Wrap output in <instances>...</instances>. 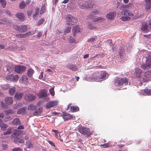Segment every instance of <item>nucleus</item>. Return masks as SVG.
Returning <instances> with one entry per match:
<instances>
[{"label":"nucleus","instance_id":"f257e3e1","mask_svg":"<svg viewBox=\"0 0 151 151\" xmlns=\"http://www.w3.org/2000/svg\"><path fill=\"white\" fill-rule=\"evenodd\" d=\"M106 78V73L105 72H101L100 73L96 72L93 74L92 77V79L93 81L97 82L101 81Z\"/></svg>","mask_w":151,"mask_h":151},{"label":"nucleus","instance_id":"f03ea898","mask_svg":"<svg viewBox=\"0 0 151 151\" xmlns=\"http://www.w3.org/2000/svg\"><path fill=\"white\" fill-rule=\"evenodd\" d=\"M128 83V79L124 77L122 78L117 77L114 81V83L115 86H119L122 85H127Z\"/></svg>","mask_w":151,"mask_h":151},{"label":"nucleus","instance_id":"7ed1b4c3","mask_svg":"<svg viewBox=\"0 0 151 151\" xmlns=\"http://www.w3.org/2000/svg\"><path fill=\"white\" fill-rule=\"evenodd\" d=\"M66 24L67 25L71 26L74 25L78 21L77 18L71 14H68L66 18Z\"/></svg>","mask_w":151,"mask_h":151},{"label":"nucleus","instance_id":"20e7f679","mask_svg":"<svg viewBox=\"0 0 151 151\" xmlns=\"http://www.w3.org/2000/svg\"><path fill=\"white\" fill-rule=\"evenodd\" d=\"M78 131L83 135H86L87 137H90L92 134L93 132L90 130L89 128L80 126L78 129Z\"/></svg>","mask_w":151,"mask_h":151},{"label":"nucleus","instance_id":"39448f33","mask_svg":"<svg viewBox=\"0 0 151 151\" xmlns=\"http://www.w3.org/2000/svg\"><path fill=\"white\" fill-rule=\"evenodd\" d=\"M26 67L23 65H16L15 67L14 70L16 72L19 73H22L24 72L26 69Z\"/></svg>","mask_w":151,"mask_h":151},{"label":"nucleus","instance_id":"423d86ee","mask_svg":"<svg viewBox=\"0 0 151 151\" xmlns=\"http://www.w3.org/2000/svg\"><path fill=\"white\" fill-rule=\"evenodd\" d=\"M14 28L16 30L21 33L24 32H26L27 30V26L25 25L20 26L17 25L14 26Z\"/></svg>","mask_w":151,"mask_h":151},{"label":"nucleus","instance_id":"0eeeda50","mask_svg":"<svg viewBox=\"0 0 151 151\" xmlns=\"http://www.w3.org/2000/svg\"><path fill=\"white\" fill-rule=\"evenodd\" d=\"M140 29L145 33L150 32L148 24L145 23H142L141 25Z\"/></svg>","mask_w":151,"mask_h":151},{"label":"nucleus","instance_id":"6e6552de","mask_svg":"<svg viewBox=\"0 0 151 151\" xmlns=\"http://www.w3.org/2000/svg\"><path fill=\"white\" fill-rule=\"evenodd\" d=\"M93 6V4L88 1H84L81 5L80 7L82 9H86L91 8Z\"/></svg>","mask_w":151,"mask_h":151},{"label":"nucleus","instance_id":"1a4fd4ad","mask_svg":"<svg viewBox=\"0 0 151 151\" xmlns=\"http://www.w3.org/2000/svg\"><path fill=\"white\" fill-rule=\"evenodd\" d=\"M36 96L33 94L29 93L25 95L24 99L28 101H31L34 100Z\"/></svg>","mask_w":151,"mask_h":151},{"label":"nucleus","instance_id":"9d476101","mask_svg":"<svg viewBox=\"0 0 151 151\" xmlns=\"http://www.w3.org/2000/svg\"><path fill=\"white\" fill-rule=\"evenodd\" d=\"M145 78L143 79V81L146 82L149 80V79L151 78V70H148L145 73Z\"/></svg>","mask_w":151,"mask_h":151},{"label":"nucleus","instance_id":"9b49d317","mask_svg":"<svg viewBox=\"0 0 151 151\" xmlns=\"http://www.w3.org/2000/svg\"><path fill=\"white\" fill-rule=\"evenodd\" d=\"M27 109L26 107H23L19 108L17 111V113L18 114L24 115L26 114V110Z\"/></svg>","mask_w":151,"mask_h":151},{"label":"nucleus","instance_id":"f8f14e48","mask_svg":"<svg viewBox=\"0 0 151 151\" xmlns=\"http://www.w3.org/2000/svg\"><path fill=\"white\" fill-rule=\"evenodd\" d=\"M57 105L58 102L57 101H52L47 103L45 106L46 108L48 109L53 107Z\"/></svg>","mask_w":151,"mask_h":151},{"label":"nucleus","instance_id":"ddd939ff","mask_svg":"<svg viewBox=\"0 0 151 151\" xmlns=\"http://www.w3.org/2000/svg\"><path fill=\"white\" fill-rule=\"evenodd\" d=\"M32 33L31 32H29L24 34H19L16 35V36L19 38H25L29 35H31Z\"/></svg>","mask_w":151,"mask_h":151},{"label":"nucleus","instance_id":"4468645a","mask_svg":"<svg viewBox=\"0 0 151 151\" xmlns=\"http://www.w3.org/2000/svg\"><path fill=\"white\" fill-rule=\"evenodd\" d=\"M142 71L138 68H136L134 73V76L137 78H140L142 76Z\"/></svg>","mask_w":151,"mask_h":151},{"label":"nucleus","instance_id":"2eb2a0df","mask_svg":"<svg viewBox=\"0 0 151 151\" xmlns=\"http://www.w3.org/2000/svg\"><path fill=\"white\" fill-rule=\"evenodd\" d=\"M15 66L14 65L10 63L6 65L5 68H6L7 71L10 73L13 70L14 68L15 69Z\"/></svg>","mask_w":151,"mask_h":151},{"label":"nucleus","instance_id":"dca6fc26","mask_svg":"<svg viewBox=\"0 0 151 151\" xmlns=\"http://www.w3.org/2000/svg\"><path fill=\"white\" fill-rule=\"evenodd\" d=\"M15 17L20 21H23L24 19V16L23 13L18 12L16 14Z\"/></svg>","mask_w":151,"mask_h":151},{"label":"nucleus","instance_id":"f3484780","mask_svg":"<svg viewBox=\"0 0 151 151\" xmlns=\"http://www.w3.org/2000/svg\"><path fill=\"white\" fill-rule=\"evenodd\" d=\"M145 9L148 12L151 7V0H145Z\"/></svg>","mask_w":151,"mask_h":151},{"label":"nucleus","instance_id":"a211bd4d","mask_svg":"<svg viewBox=\"0 0 151 151\" xmlns=\"http://www.w3.org/2000/svg\"><path fill=\"white\" fill-rule=\"evenodd\" d=\"M47 91L46 89H41V91L39 95V98H43L45 97H46L47 96Z\"/></svg>","mask_w":151,"mask_h":151},{"label":"nucleus","instance_id":"6ab92c4d","mask_svg":"<svg viewBox=\"0 0 151 151\" xmlns=\"http://www.w3.org/2000/svg\"><path fill=\"white\" fill-rule=\"evenodd\" d=\"M21 134V131H18L16 130H14L13 133L12 135V137L14 138V139L16 138H17L20 134Z\"/></svg>","mask_w":151,"mask_h":151},{"label":"nucleus","instance_id":"aec40b11","mask_svg":"<svg viewBox=\"0 0 151 151\" xmlns=\"http://www.w3.org/2000/svg\"><path fill=\"white\" fill-rule=\"evenodd\" d=\"M116 14L115 12H109L106 15V17L109 19L112 20L114 19Z\"/></svg>","mask_w":151,"mask_h":151},{"label":"nucleus","instance_id":"412c9836","mask_svg":"<svg viewBox=\"0 0 151 151\" xmlns=\"http://www.w3.org/2000/svg\"><path fill=\"white\" fill-rule=\"evenodd\" d=\"M141 67L144 70L148 69L151 67V63L147 62L146 63L142 64Z\"/></svg>","mask_w":151,"mask_h":151},{"label":"nucleus","instance_id":"4be33fe9","mask_svg":"<svg viewBox=\"0 0 151 151\" xmlns=\"http://www.w3.org/2000/svg\"><path fill=\"white\" fill-rule=\"evenodd\" d=\"M5 101L6 103L9 105L11 104L13 102V98L11 97H6L5 98Z\"/></svg>","mask_w":151,"mask_h":151},{"label":"nucleus","instance_id":"5701e85b","mask_svg":"<svg viewBox=\"0 0 151 151\" xmlns=\"http://www.w3.org/2000/svg\"><path fill=\"white\" fill-rule=\"evenodd\" d=\"M19 81L21 83L26 84L28 81V78L26 76L23 75L21 77Z\"/></svg>","mask_w":151,"mask_h":151},{"label":"nucleus","instance_id":"b1692460","mask_svg":"<svg viewBox=\"0 0 151 151\" xmlns=\"http://www.w3.org/2000/svg\"><path fill=\"white\" fill-rule=\"evenodd\" d=\"M63 115L64 116L63 118L65 121L70 120L73 118L72 116L66 113H63Z\"/></svg>","mask_w":151,"mask_h":151},{"label":"nucleus","instance_id":"393cba45","mask_svg":"<svg viewBox=\"0 0 151 151\" xmlns=\"http://www.w3.org/2000/svg\"><path fill=\"white\" fill-rule=\"evenodd\" d=\"M122 15L126 16H133V14L131 12H130L129 11L124 10L122 11L121 12Z\"/></svg>","mask_w":151,"mask_h":151},{"label":"nucleus","instance_id":"a878e982","mask_svg":"<svg viewBox=\"0 0 151 151\" xmlns=\"http://www.w3.org/2000/svg\"><path fill=\"white\" fill-rule=\"evenodd\" d=\"M23 96L22 93L20 92H16L15 95V99L16 100H20L22 98Z\"/></svg>","mask_w":151,"mask_h":151},{"label":"nucleus","instance_id":"bb28decb","mask_svg":"<svg viewBox=\"0 0 151 151\" xmlns=\"http://www.w3.org/2000/svg\"><path fill=\"white\" fill-rule=\"evenodd\" d=\"M72 31L73 32V35H75L76 33L80 32L79 26L78 25L76 26L73 29Z\"/></svg>","mask_w":151,"mask_h":151},{"label":"nucleus","instance_id":"cd10ccee","mask_svg":"<svg viewBox=\"0 0 151 151\" xmlns=\"http://www.w3.org/2000/svg\"><path fill=\"white\" fill-rule=\"evenodd\" d=\"M42 109V108H37V107L34 110L35 111L33 112L34 114L35 115H37L39 114L41 112Z\"/></svg>","mask_w":151,"mask_h":151},{"label":"nucleus","instance_id":"c85d7f7f","mask_svg":"<svg viewBox=\"0 0 151 151\" xmlns=\"http://www.w3.org/2000/svg\"><path fill=\"white\" fill-rule=\"evenodd\" d=\"M79 110V108L78 106H72L70 107V111L72 112L78 111Z\"/></svg>","mask_w":151,"mask_h":151},{"label":"nucleus","instance_id":"c756f323","mask_svg":"<svg viewBox=\"0 0 151 151\" xmlns=\"http://www.w3.org/2000/svg\"><path fill=\"white\" fill-rule=\"evenodd\" d=\"M34 72L33 70L31 68H29L28 69L27 71V75L29 77H31L32 76V75Z\"/></svg>","mask_w":151,"mask_h":151},{"label":"nucleus","instance_id":"7c9ffc66","mask_svg":"<svg viewBox=\"0 0 151 151\" xmlns=\"http://www.w3.org/2000/svg\"><path fill=\"white\" fill-rule=\"evenodd\" d=\"M40 8H37L36 9V11L35 12V13L33 14V16L34 18L35 19H37V17L38 16L39 13V12Z\"/></svg>","mask_w":151,"mask_h":151},{"label":"nucleus","instance_id":"2f4dec72","mask_svg":"<svg viewBox=\"0 0 151 151\" xmlns=\"http://www.w3.org/2000/svg\"><path fill=\"white\" fill-rule=\"evenodd\" d=\"M99 13V12L97 10L92 11L90 14V17H94L98 15Z\"/></svg>","mask_w":151,"mask_h":151},{"label":"nucleus","instance_id":"473e14b6","mask_svg":"<svg viewBox=\"0 0 151 151\" xmlns=\"http://www.w3.org/2000/svg\"><path fill=\"white\" fill-rule=\"evenodd\" d=\"M143 91L146 95L151 96V89H148L147 87H146L143 90Z\"/></svg>","mask_w":151,"mask_h":151},{"label":"nucleus","instance_id":"72a5a7b5","mask_svg":"<svg viewBox=\"0 0 151 151\" xmlns=\"http://www.w3.org/2000/svg\"><path fill=\"white\" fill-rule=\"evenodd\" d=\"M69 68L73 71H76L78 70V68L76 65H70L69 66Z\"/></svg>","mask_w":151,"mask_h":151},{"label":"nucleus","instance_id":"f704fd0d","mask_svg":"<svg viewBox=\"0 0 151 151\" xmlns=\"http://www.w3.org/2000/svg\"><path fill=\"white\" fill-rule=\"evenodd\" d=\"M7 125L4 123H0V128L3 131L5 130L7 127Z\"/></svg>","mask_w":151,"mask_h":151},{"label":"nucleus","instance_id":"c9c22d12","mask_svg":"<svg viewBox=\"0 0 151 151\" xmlns=\"http://www.w3.org/2000/svg\"><path fill=\"white\" fill-rule=\"evenodd\" d=\"M14 143L17 144H18L19 143H24V142L23 139L18 138H16V139H14Z\"/></svg>","mask_w":151,"mask_h":151},{"label":"nucleus","instance_id":"e433bc0d","mask_svg":"<svg viewBox=\"0 0 151 151\" xmlns=\"http://www.w3.org/2000/svg\"><path fill=\"white\" fill-rule=\"evenodd\" d=\"M37 107L35 105H33L32 104H30L29 105L28 107V109L29 110H35V109H36V108Z\"/></svg>","mask_w":151,"mask_h":151},{"label":"nucleus","instance_id":"4c0bfd02","mask_svg":"<svg viewBox=\"0 0 151 151\" xmlns=\"http://www.w3.org/2000/svg\"><path fill=\"white\" fill-rule=\"evenodd\" d=\"M16 89L14 87L11 88L9 91V93L10 95H13L15 92Z\"/></svg>","mask_w":151,"mask_h":151},{"label":"nucleus","instance_id":"58836bf2","mask_svg":"<svg viewBox=\"0 0 151 151\" xmlns=\"http://www.w3.org/2000/svg\"><path fill=\"white\" fill-rule=\"evenodd\" d=\"M45 4H43L41 7L40 9V14H42L44 12H45Z\"/></svg>","mask_w":151,"mask_h":151},{"label":"nucleus","instance_id":"ea45409f","mask_svg":"<svg viewBox=\"0 0 151 151\" xmlns=\"http://www.w3.org/2000/svg\"><path fill=\"white\" fill-rule=\"evenodd\" d=\"M104 18L102 17H99L96 18L94 20V22H96L99 21H100L101 22H104Z\"/></svg>","mask_w":151,"mask_h":151},{"label":"nucleus","instance_id":"a19ab883","mask_svg":"<svg viewBox=\"0 0 151 151\" xmlns=\"http://www.w3.org/2000/svg\"><path fill=\"white\" fill-rule=\"evenodd\" d=\"M0 3L3 8H4L6 7V2L5 0H0Z\"/></svg>","mask_w":151,"mask_h":151},{"label":"nucleus","instance_id":"79ce46f5","mask_svg":"<svg viewBox=\"0 0 151 151\" xmlns=\"http://www.w3.org/2000/svg\"><path fill=\"white\" fill-rule=\"evenodd\" d=\"M26 6V4L25 2L23 1L20 3L19 7L21 9H22L24 8Z\"/></svg>","mask_w":151,"mask_h":151},{"label":"nucleus","instance_id":"37998d69","mask_svg":"<svg viewBox=\"0 0 151 151\" xmlns=\"http://www.w3.org/2000/svg\"><path fill=\"white\" fill-rule=\"evenodd\" d=\"M1 87L4 90H6L9 88L10 85L9 84H6L2 85Z\"/></svg>","mask_w":151,"mask_h":151},{"label":"nucleus","instance_id":"c03bdc74","mask_svg":"<svg viewBox=\"0 0 151 151\" xmlns=\"http://www.w3.org/2000/svg\"><path fill=\"white\" fill-rule=\"evenodd\" d=\"M146 59L147 62H149L150 63V62L151 61V52L148 53V56L147 57Z\"/></svg>","mask_w":151,"mask_h":151},{"label":"nucleus","instance_id":"a18cd8bd","mask_svg":"<svg viewBox=\"0 0 151 151\" xmlns=\"http://www.w3.org/2000/svg\"><path fill=\"white\" fill-rule=\"evenodd\" d=\"M121 19L122 21H127L130 19V18L128 16H123L121 17Z\"/></svg>","mask_w":151,"mask_h":151},{"label":"nucleus","instance_id":"49530a36","mask_svg":"<svg viewBox=\"0 0 151 151\" xmlns=\"http://www.w3.org/2000/svg\"><path fill=\"white\" fill-rule=\"evenodd\" d=\"M12 132V129H8L6 132H4L3 134L4 135H8L11 134Z\"/></svg>","mask_w":151,"mask_h":151},{"label":"nucleus","instance_id":"de8ad7c7","mask_svg":"<svg viewBox=\"0 0 151 151\" xmlns=\"http://www.w3.org/2000/svg\"><path fill=\"white\" fill-rule=\"evenodd\" d=\"M88 27L91 30H95L96 29V27H94L93 25L91 24H88Z\"/></svg>","mask_w":151,"mask_h":151},{"label":"nucleus","instance_id":"09e8293b","mask_svg":"<svg viewBox=\"0 0 151 151\" xmlns=\"http://www.w3.org/2000/svg\"><path fill=\"white\" fill-rule=\"evenodd\" d=\"M71 27H68L66 28L64 30L65 32L69 33L70 32L71 30Z\"/></svg>","mask_w":151,"mask_h":151},{"label":"nucleus","instance_id":"8fccbe9b","mask_svg":"<svg viewBox=\"0 0 151 151\" xmlns=\"http://www.w3.org/2000/svg\"><path fill=\"white\" fill-rule=\"evenodd\" d=\"M45 20L42 18H41L39 21L38 23L37 24V25H40L42 24L44 22Z\"/></svg>","mask_w":151,"mask_h":151},{"label":"nucleus","instance_id":"3c124183","mask_svg":"<svg viewBox=\"0 0 151 151\" xmlns=\"http://www.w3.org/2000/svg\"><path fill=\"white\" fill-rule=\"evenodd\" d=\"M13 76L11 75H9L7 76L6 77V80H12Z\"/></svg>","mask_w":151,"mask_h":151},{"label":"nucleus","instance_id":"603ef678","mask_svg":"<svg viewBox=\"0 0 151 151\" xmlns=\"http://www.w3.org/2000/svg\"><path fill=\"white\" fill-rule=\"evenodd\" d=\"M22 150L19 147L14 148L12 149V151H22Z\"/></svg>","mask_w":151,"mask_h":151},{"label":"nucleus","instance_id":"864d4df0","mask_svg":"<svg viewBox=\"0 0 151 151\" xmlns=\"http://www.w3.org/2000/svg\"><path fill=\"white\" fill-rule=\"evenodd\" d=\"M6 113L8 114H13L14 111L11 110H8L6 111Z\"/></svg>","mask_w":151,"mask_h":151},{"label":"nucleus","instance_id":"5fc2aeb1","mask_svg":"<svg viewBox=\"0 0 151 151\" xmlns=\"http://www.w3.org/2000/svg\"><path fill=\"white\" fill-rule=\"evenodd\" d=\"M47 142L52 146L53 147L55 148V145L54 142L49 140H47Z\"/></svg>","mask_w":151,"mask_h":151},{"label":"nucleus","instance_id":"6e6d98bb","mask_svg":"<svg viewBox=\"0 0 151 151\" xmlns=\"http://www.w3.org/2000/svg\"><path fill=\"white\" fill-rule=\"evenodd\" d=\"M19 78V76L17 75H16L13 77H12V80L13 81H17Z\"/></svg>","mask_w":151,"mask_h":151},{"label":"nucleus","instance_id":"4d7b16f0","mask_svg":"<svg viewBox=\"0 0 151 151\" xmlns=\"http://www.w3.org/2000/svg\"><path fill=\"white\" fill-rule=\"evenodd\" d=\"M95 40V37H91L88 40L87 42H93Z\"/></svg>","mask_w":151,"mask_h":151},{"label":"nucleus","instance_id":"13d9d810","mask_svg":"<svg viewBox=\"0 0 151 151\" xmlns=\"http://www.w3.org/2000/svg\"><path fill=\"white\" fill-rule=\"evenodd\" d=\"M68 40L71 43H73V42L75 41V39L72 37H71L70 38H69V39Z\"/></svg>","mask_w":151,"mask_h":151},{"label":"nucleus","instance_id":"bf43d9fd","mask_svg":"<svg viewBox=\"0 0 151 151\" xmlns=\"http://www.w3.org/2000/svg\"><path fill=\"white\" fill-rule=\"evenodd\" d=\"M150 31H151V20H149L148 24Z\"/></svg>","mask_w":151,"mask_h":151},{"label":"nucleus","instance_id":"052dcab7","mask_svg":"<svg viewBox=\"0 0 151 151\" xmlns=\"http://www.w3.org/2000/svg\"><path fill=\"white\" fill-rule=\"evenodd\" d=\"M11 123H20L19 120V119H14L13 121L11 122Z\"/></svg>","mask_w":151,"mask_h":151},{"label":"nucleus","instance_id":"680f3d73","mask_svg":"<svg viewBox=\"0 0 151 151\" xmlns=\"http://www.w3.org/2000/svg\"><path fill=\"white\" fill-rule=\"evenodd\" d=\"M50 91V93L51 94V95L52 96H53L54 95L55 93L53 89H51L49 90Z\"/></svg>","mask_w":151,"mask_h":151},{"label":"nucleus","instance_id":"e2e57ef3","mask_svg":"<svg viewBox=\"0 0 151 151\" xmlns=\"http://www.w3.org/2000/svg\"><path fill=\"white\" fill-rule=\"evenodd\" d=\"M4 117V114L3 113H0V123H1L2 121L1 118L3 119Z\"/></svg>","mask_w":151,"mask_h":151},{"label":"nucleus","instance_id":"0e129e2a","mask_svg":"<svg viewBox=\"0 0 151 151\" xmlns=\"http://www.w3.org/2000/svg\"><path fill=\"white\" fill-rule=\"evenodd\" d=\"M42 32H39L37 34V37L38 38H40L42 35Z\"/></svg>","mask_w":151,"mask_h":151},{"label":"nucleus","instance_id":"69168bd1","mask_svg":"<svg viewBox=\"0 0 151 151\" xmlns=\"http://www.w3.org/2000/svg\"><path fill=\"white\" fill-rule=\"evenodd\" d=\"M40 75L39 76V78L40 79H42L43 78V72H41L40 73Z\"/></svg>","mask_w":151,"mask_h":151},{"label":"nucleus","instance_id":"338daca9","mask_svg":"<svg viewBox=\"0 0 151 151\" xmlns=\"http://www.w3.org/2000/svg\"><path fill=\"white\" fill-rule=\"evenodd\" d=\"M6 13L8 14L10 16H12V14L11 12H10L9 11L7 10L6 11Z\"/></svg>","mask_w":151,"mask_h":151},{"label":"nucleus","instance_id":"774afa93","mask_svg":"<svg viewBox=\"0 0 151 151\" xmlns=\"http://www.w3.org/2000/svg\"><path fill=\"white\" fill-rule=\"evenodd\" d=\"M24 128V127L21 125L19 126L17 128V129H23Z\"/></svg>","mask_w":151,"mask_h":151}]
</instances>
